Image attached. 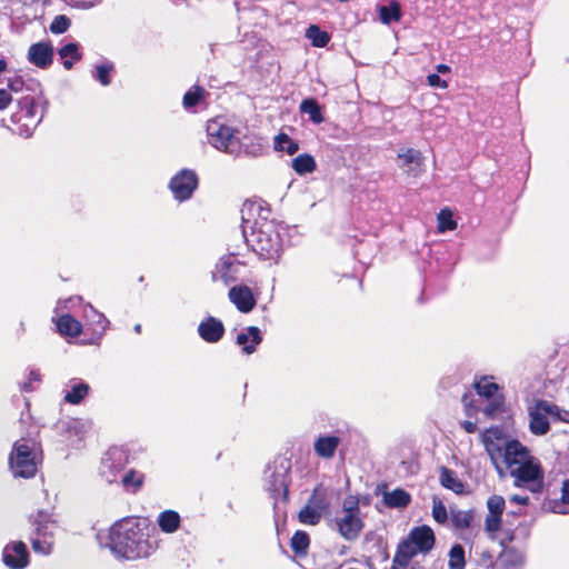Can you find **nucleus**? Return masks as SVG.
<instances>
[{"label":"nucleus","mask_w":569,"mask_h":569,"mask_svg":"<svg viewBox=\"0 0 569 569\" xmlns=\"http://www.w3.org/2000/svg\"><path fill=\"white\" fill-rule=\"evenodd\" d=\"M529 430L535 436H545L550 430L548 417L559 416V407L547 400H536L528 408Z\"/></svg>","instance_id":"8"},{"label":"nucleus","mask_w":569,"mask_h":569,"mask_svg":"<svg viewBox=\"0 0 569 569\" xmlns=\"http://www.w3.org/2000/svg\"><path fill=\"white\" fill-rule=\"evenodd\" d=\"M54 57V49L50 41L32 43L28 49V61L39 69H48Z\"/></svg>","instance_id":"12"},{"label":"nucleus","mask_w":569,"mask_h":569,"mask_svg":"<svg viewBox=\"0 0 569 569\" xmlns=\"http://www.w3.org/2000/svg\"><path fill=\"white\" fill-rule=\"evenodd\" d=\"M58 54L62 60L66 70H71L74 62L82 59V53L79 51L78 44L70 42L64 44L58 50Z\"/></svg>","instance_id":"27"},{"label":"nucleus","mask_w":569,"mask_h":569,"mask_svg":"<svg viewBox=\"0 0 569 569\" xmlns=\"http://www.w3.org/2000/svg\"><path fill=\"white\" fill-rule=\"evenodd\" d=\"M3 563L10 569H23L29 563L27 546L22 541L7 545L2 552Z\"/></svg>","instance_id":"13"},{"label":"nucleus","mask_w":569,"mask_h":569,"mask_svg":"<svg viewBox=\"0 0 569 569\" xmlns=\"http://www.w3.org/2000/svg\"><path fill=\"white\" fill-rule=\"evenodd\" d=\"M439 472V480L442 487L458 495L465 492V483L458 478L457 473L453 470L442 466L440 467Z\"/></svg>","instance_id":"24"},{"label":"nucleus","mask_w":569,"mask_h":569,"mask_svg":"<svg viewBox=\"0 0 569 569\" xmlns=\"http://www.w3.org/2000/svg\"><path fill=\"white\" fill-rule=\"evenodd\" d=\"M17 111L10 117L11 130L19 136L29 137L41 121L33 94H24L17 100Z\"/></svg>","instance_id":"5"},{"label":"nucleus","mask_w":569,"mask_h":569,"mask_svg":"<svg viewBox=\"0 0 569 569\" xmlns=\"http://www.w3.org/2000/svg\"><path fill=\"white\" fill-rule=\"evenodd\" d=\"M402 17L400 3L396 0H391L388 6H381L379 8V18L382 23L390 24L391 22L400 21Z\"/></svg>","instance_id":"30"},{"label":"nucleus","mask_w":569,"mask_h":569,"mask_svg":"<svg viewBox=\"0 0 569 569\" xmlns=\"http://www.w3.org/2000/svg\"><path fill=\"white\" fill-rule=\"evenodd\" d=\"M335 525L337 531L345 540L352 541L360 536L365 522L361 518L359 498L357 496L349 495L343 499L341 512L337 513Z\"/></svg>","instance_id":"4"},{"label":"nucleus","mask_w":569,"mask_h":569,"mask_svg":"<svg viewBox=\"0 0 569 569\" xmlns=\"http://www.w3.org/2000/svg\"><path fill=\"white\" fill-rule=\"evenodd\" d=\"M500 456L517 487L533 493L541 492L545 485V471L541 462L530 449L520 442L500 433Z\"/></svg>","instance_id":"1"},{"label":"nucleus","mask_w":569,"mask_h":569,"mask_svg":"<svg viewBox=\"0 0 569 569\" xmlns=\"http://www.w3.org/2000/svg\"><path fill=\"white\" fill-rule=\"evenodd\" d=\"M113 550L126 559H139L151 556L158 542L149 535V527L138 518L127 517L117 521L110 532Z\"/></svg>","instance_id":"2"},{"label":"nucleus","mask_w":569,"mask_h":569,"mask_svg":"<svg viewBox=\"0 0 569 569\" xmlns=\"http://www.w3.org/2000/svg\"><path fill=\"white\" fill-rule=\"evenodd\" d=\"M340 445V438L337 436H321L315 443L313 449L318 457L330 459L335 456Z\"/></svg>","instance_id":"20"},{"label":"nucleus","mask_w":569,"mask_h":569,"mask_svg":"<svg viewBox=\"0 0 569 569\" xmlns=\"http://www.w3.org/2000/svg\"><path fill=\"white\" fill-rule=\"evenodd\" d=\"M36 537L31 539V546L34 552L49 555L53 546V532L52 528L54 523L49 520L34 521Z\"/></svg>","instance_id":"11"},{"label":"nucleus","mask_w":569,"mask_h":569,"mask_svg":"<svg viewBox=\"0 0 569 569\" xmlns=\"http://www.w3.org/2000/svg\"><path fill=\"white\" fill-rule=\"evenodd\" d=\"M401 562H397V559L396 557L393 556V559H392V565H391V568L390 569H407L408 566H409V562L407 561H402L400 560Z\"/></svg>","instance_id":"56"},{"label":"nucleus","mask_w":569,"mask_h":569,"mask_svg":"<svg viewBox=\"0 0 569 569\" xmlns=\"http://www.w3.org/2000/svg\"><path fill=\"white\" fill-rule=\"evenodd\" d=\"M244 211L257 212L263 219L262 222L254 221L251 238L248 240L252 250L264 260L278 258L282 248L281 237L273 221H269L267 217L262 216V212L266 211L262 201L247 200L243 203L242 212Z\"/></svg>","instance_id":"3"},{"label":"nucleus","mask_w":569,"mask_h":569,"mask_svg":"<svg viewBox=\"0 0 569 569\" xmlns=\"http://www.w3.org/2000/svg\"><path fill=\"white\" fill-rule=\"evenodd\" d=\"M146 475L133 468L126 470L120 477L122 489L130 495L138 493L144 486Z\"/></svg>","instance_id":"19"},{"label":"nucleus","mask_w":569,"mask_h":569,"mask_svg":"<svg viewBox=\"0 0 569 569\" xmlns=\"http://www.w3.org/2000/svg\"><path fill=\"white\" fill-rule=\"evenodd\" d=\"M419 551L413 547V545L409 541L408 538L402 539L396 549L395 557L397 562L407 561L410 563L413 557H416Z\"/></svg>","instance_id":"36"},{"label":"nucleus","mask_w":569,"mask_h":569,"mask_svg":"<svg viewBox=\"0 0 569 569\" xmlns=\"http://www.w3.org/2000/svg\"><path fill=\"white\" fill-rule=\"evenodd\" d=\"M208 142L218 150L233 152L239 146L234 130L219 121L212 120L207 126Z\"/></svg>","instance_id":"9"},{"label":"nucleus","mask_w":569,"mask_h":569,"mask_svg":"<svg viewBox=\"0 0 569 569\" xmlns=\"http://www.w3.org/2000/svg\"><path fill=\"white\" fill-rule=\"evenodd\" d=\"M398 158L402 161V167H409L411 163L421 164V153L412 148L407 149L403 153H399Z\"/></svg>","instance_id":"44"},{"label":"nucleus","mask_w":569,"mask_h":569,"mask_svg":"<svg viewBox=\"0 0 569 569\" xmlns=\"http://www.w3.org/2000/svg\"><path fill=\"white\" fill-rule=\"evenodd\" d=\"M89 386L87 383H78L74 385L70 391H68L64 396V400L71 405L80 403L89 392Z\"/></svg>","instance_id":"40"},{"label":"nucleus","mask_w":569,"mask_h":569,"mask_svg":"<svg viewBox=\"0 0 569 569\" xmlns=\"http://www.w3.org/2000/svg\"><path fill=\"white\" fill-rule=\"evenodd\" d=\"M57 330L61 336L76 338L82 331V325L70 313H64L56 320Z\"/></svg>","instance_id":"21"},{"label":"nucleus","mask_w":569,"mask_h":569,"mask_svg":"<svg viewBox=\"0 0 569 569\" xmlns=\"http://www.w3.org/2000/svg\"><path fill=\"white\" fill-rule=\"evenodd\" d=\"M274 149L292 156L299 150V143L287 133L281 132L274 138Z\"/></svg>","instance_id":"37"},{"label":"nucleus","mask_w":569,"mask_h":569,"mask_svg":"<svg viewBox=\"0 0 569 569\" xmlns=\"http://www.w3.org/2000/svg\"><path fill=\"white\" fill-rule=\"evenodd\" d=\"M550 508L555 513H569V479L565 481L562 486V501L553 502V505Z\"/></svg>","instance_id":"41"},{"label":"nucleus","mask_w":569,"mask_h":569,"mask_svg":"<svg viewBox=\"0 0 569 569\" xmlns=\"http://www.w3.org/2000/svg\"><path fill=\"white\" fill-rule=\"evenodd\" d=\"M503 505H505V501L500 498V507H499L500 512L502 511V506Z\"/></svg>","instance_id":"62"},{"label":"nucleus","mask_w":569,"mask_h":569,"mask_svg":"<svg viewBox=\"0 0 569 569\" xmlns=\"http://www.w3.org/2000/svg\"><path fill=\"white\" fill-rule=\"evenodd\" d=\"M428 84L436 88L446 89L448 88V82L442 80L438 73H430L427 77Z\"/></svg>","instance_id":"49"},{"label":"nucleus","mask_w":569,"mask_h":569,"mask_svg":"<svg viewBox=\"0 0 569 569\" xmlns=\"http://www.w3.org/2000/svg\"><path fill=\"white\" fill-rule=\"evenodd\" d=\"M522 566L523 556L519 550L506 547L500 552V569H521Z\"/></svg>","instance_id":"26"},{"label":"nucleus","mask_w":569,"mask_h":569,"mask_svg":"<svg viewBox=\"0 0 569 569\" xmlns=\"http://www.w3.org/2000/svg\"><path fill=\"white\" fill-rule=\"evenodd\" d=\"M388 508H406L411 502V495L402 488L386 491L382 498Z\"/></svg>","instance_id":"23"},{"label":"nucleus","mask_w":569,"mask_h":569,"mask_svg":"<svg viewBox=\"0 0 569 569\" xmlns=\"http://www.w3.org/2000/svg\"><path fill=\"white\" fill-rule=\"evenodd\" d=\"M291 168L299 176L312 173L317 169L315 158L309 153H301L292 159Z\"/></svg>","instance_id":"29"},{"label":"nucleus","mask_w":569,"mask_h":569,"mask_svg":"<svg viewBox=\"0 0 569 569\" xmlns=\"http://www.w3.org/2000/svg\"><path fill=\"white\" fill-rule=\"evenodd\" d=\"M8 68V62L6 59H0V72L6 71Z\"/></svg>","instance_id":"59"},{"label":"nucleus","mask_w":569,"mask_h":569,"mask_svg":"<svg viewBox=\"0 0 569 569\" xmlns=\"http://www.w3.org/2000/svg\"><path fill=\"white\" fill-rule=\"evenodd\" d=\"M229 300L242 313L252 311L257 305L252 290L247 284H238L230 288Z\"/></svg>","instance_id":"16"},{"label":"nucleus","mask_w":569,"mask_h":569,"mask_svg":"<svg viewBox=\"0 0 569 569\" xmlns=\"http://www.w3.org/2000/svg\"><path fill=\"white\" fill-rule=\"evenodd\" d=\"M301 113L309 116V120L316 124H320L325 121L322 110L318 101L313 98L303 99L299 106Z\"/></svg>","instance_id":"28"},{"label":"nucleus","mask_w":569,"mask_h":569,"mask_svg":"<svg viewBox=\"0 0 569 569\" xmlns=\"http://www.w3.org/2000/svg\"><path fill=\"white\" fill-rule=\"evenodd\" d=\"M488 509L489 513L486 518V530L492 538H495L496 532L498 531V498L496 496L488 499Z\"/></svg>","instance_id":"32"},{"label":"nucleus","mask_w":569,"mask_h":569,"mask_svg":"<svg viewBox=\"0 0 569 569\" xmlns=\"http://www.w3.org/2000/svg\"><path fill=\"white\" fill-rule=\"evenodd\" d=\"M197 331L204 342L217 343L223 338L226 327L220 319L208 316L199 322Z\"/></svg>","instance_id":"14"},{"label":"nucleus","mask_w":569,"mask_h":569,"mask_svg":"<svg viewBox=\"0 0 569 569\" xmlns=\"http://www.w3.org/2000/svg\"><path fill=\"white\" fill-rule=\"evenodd\" d=\"M208 92L201 86H193L191 90L187 91L182 99V104L186 109H191L198 106L202 100H204Z\"/></svg>","instance_id":"35"},{"label":"nucleus","mask_w":569,"mask_h":569,"mask_svg":"<svg viewBox=\"0 0 569 569\" xmlns=\"http://www.w3.org/2000/svg\"><path fill=\"white\" fill-rule=\"evenodd\" d=\"M407 538L419 553L423 555L428 553L435 547L436 542L432 529L426 525L412 528Z\"/></svg>","instance_id":"17"},{"label":"nucleus","mask_w":569,"mask_h":569,"mask_svg":"<svg viewBox=\"0 0 569 569\" xmlns=\"http://www.w3.org/2000/svg\"><path fill=\"white\" fill-rule=\"evenodd\" d=\"M327 507L323 497H318L317 490L315 489L309 498L308 505H306L298 513V519L303 525L316 526L321 520V512Z\"/></svg>","instance_id":"15"},{"label":"nucleus","mask_w":569,"mask_h":569,"mask_svg":"<svg viewBox=\"0 0 569 569\" xmlns=\"http://www.w3.org/2000/svg\"><path fill=\"white\" fill-rule=\"evenodd\" d=\"M91 311L94 317V327L92 328V331L101 336L107 330L109 320L102 313H99L96 310Z\"/></svg>","instance_id":"48"},{"label":"nucleus","mask_w":569,"mask_h":569,"mask_svg":"<svg viewBox=\"0 0 569 569\" xmlns=\"http://www.w3.org/2000/svg\"><path fill=\"white\" fill-rule=\"evenodd\" d=\"M432 517L438 523H446L448 520L447 509L440 500H433Z\"/></svg>","instance_id":"46"},{"label":"nucleus","mask_w":569,"mask_h":569,"mask_svg":"<svg viewBox=\"0 0 569 569\" xmlns=\"http://www.w3.org/2000/svg\"><path fill=\"white\" fill-rule=\"evenodd\" d=\"M510 501L511 502H516V503H518L520 506H525L528 502V497L527 496H520V495H513L510 498Z\"/></svg>","instance_id":"55"},{"label":"nucleus","mask_w":569,"mask_h":569,"mask_svg":"<svg viewBox=\"0 0 569 569\" xmlns=\"http://www.w3.org/2000/svg\"><path fill=\"white\" fill-rule=\"evenodd\" d=\"M262 342V335L258 327L250 326L246 332L238 333L236 343L241 346L242 351L247 355L256 352L257 347Z\"/></svg>","instance_id":"18"},{"label":"nucleus","mask_w":569,"mask_h":569,"mask_svg":"<svg viewBox=\"0 0 569 569\" xmlns=\"http://www.w3.org/2000/svg\"><path fill=\"white\" fill-rule=\"evenodd\" d=\"M483 413L488 417V418H495L496 417V412L498 411V402L497 401H491L488 406H486L483 408Z\"/></svg>","instance_id":"52"},{"label":"nucleus","mask_w":569,"mask_h":569,"mask_svg":"<svg viewBox=\"0 0 569 569\" xmlns=\"http://www.w3.org/2000/svg\"><path fill=\"white\" fill-rule=\"evenodd\" d=\"M475 515L472 510H455L451 509L450 520L456 529H468L471 527Z\"/></svg>","instance_id":"33"},{"label":"nucleus","mask_w":569,"mask_h":569,"mask_svg":"<svg viewBox=\"0 0 569 569\" xmlns=\"http://www.w3.org/2000/svg\"><path fill=\"white\" fill-rule=\"evenodd\" d=\"M310 546V537L303 530H297L290 540V547L293 552L300 557H305L308 553Z\"/></svg>","instance_id":"31"},{"label":"nucleus","mask_w":569,"mask_h":569,"mask_svg":"<svg viewBox=\"0 0 569 569\" xmlns=\"http://www.w3.org/2000/svg\"><path fill=\"white\" fill-rule=\"evenodd\" d=\"M198 177L194 171L183 169L171 178L169 188L174 199L184 201L191 198L198 187Z\"/></svg>","instance_id":"10"},{"label":"nucleus","mask_w":569,"mask_h":569,"mask_svg":"<svg viewBox=\"0 0 569 569\" xmlns=\"http://www.w3.org/2000/svg\"><path fill=\"white\" fill-rule=\"evenodd\" d=\"M481 440L493 467L498 470V427H490L481 435Z\"/></svg>","instance_id":"22"},{"label":"nucleus","mask_w":569,"mask_h":569,"mask_svg":"<svg viewBox=\"0 0 569 569\" xmlns=\"http://www.w3.org/2000/svg\"><path fill=\"white\" fill-rule=\"evenodd\" d=\"M29 380L30 381H40V373L37 371H30L29 373Z\"/></svg>","instance_id":"58"},{"label":"nucleus","mask_w":569,"mask_h":569,"mask_svg":"<svg viewBox=\"0 0 569 569\" xmlns=\"http://www.w3.org/2000/svg\"><path fill=\"white\" fill-rule=\"evenodd\" d=\"M134 330H136V332L140 333L141 332V325H136Z\"/></svg>","instance_id":"61"},{"label":"nucleus","mask_w":569,"mask_h":569,"mask_svg":"<svg viewBox=\"0 0 569 569\" xmlns=\"http://www.w3.org/2000/svg\"><path fill=\"white\" fill-rule=\"evenodd\" d=\"M71 26L70 19L64 14L56 16L50 23V31L54 34L64 33Z\"/></svg>","instance_id":"43"},{"label":"nucleus","mask_w":569,"mask_h":569,"mask_svg":"<svg viewBox=\"0 0 569 569\" xmlns=\"http://www.w3.org/2000/svg\"><path fill=\"white\" fill-rule=\"evenodd\" d=\"M24 81L20 76L8 79V88L12 92H20L23 90Z\"/></svg>","instance_id":"50"},{"label":"nucleus","mask_w":569,"mask_h":569,"mask_svg":"<svg viewBox=\"0 0 569 569\" xmlns=\"http://www.w3.org/2000/svg\"><path fill=\"white\" fill-rule=\"evenodd\" d=\"M436 69H437V71H438V72H440V73H448V72H450V67H449V66H447V64H442V63L438 64V66L436 67Z\"/></svg>","instance_id":"57"},{"label":"nucleus","mask_w":569,"mask_h":569,"mask_svg":"<svg viewBox=\"0 0 569 569\" xmlns=\"http://www.w3.org/2000/svg\"><path fill=\"white\" fill-rule=\"evenodd\" d=\"M461 427L468 432L473 433L477 430V425L472 421L465 420L461 422Z\"/></svg>","instance_id":"54"},{"label":"nucleus","mask_w":569,"mask_h":569,"mask_svg":"<svg viewBox=\"0 0 569 569\" xmlns=\"http://www.w3.org/2000/svg\"><path fill=\"white\" fill-rule=\"evenodd\" d=\"M232 268H233V262H231V261H223L220 266V269H219L220 279L224 284H229L237 280L234 272H232Z\"/></svg>","instance_id":"45"},{"label":"nucleus","mask_w":569,"mask_h":569,"mask_svg":"<svg viewBox=\"0 0 569 569\" xmlns=\"http://www.w3.org/2000/svg\"><path fill=\"white\" fill-rule=\"evenodd\" d=\"M23 390H24V391H31V381H30V380H29V382H28V383H24V385H23Z\"/></svg>","instance_id":"60"},{"label":"nucleus","mask_w":569,"mask_h":569,"mask_svg":"<svg viewBox=\"0 0 569 569\" xmlns=\"http://www.w3.org/2000/svg\"><path fill=\"white\" fill-rule=\"evenodd\" d=\"M121 470H122V467L114 466L113 463H109L108 461H106L103 463V470H102L101 475L106 479V481L111 485V483H116V482L120 481Z\"/></svg>","instance_id":"42"},{"label":"nucleus","mask_w":569,"mask_h":569,"mask_svg":"<svg viewBox=\"0 0 569 569\" xmlns=\"http://www.w3.org/2000/svg\"><path fill=\"white\" fill-rule=\"evenodd\" d=\"M449 569H465L466 567V557L465 549L461 545L456 543L451 547L449 551Z\"/></svg>","instance_id":"39"},{"label":"nucleus","mask_w":569,"mask_h":569,"mask_svg":"<svg viewBox=\"0 0 569 569\" xmlns=\"http://www.w3.org/2000/svg\"><path fill=\"white\" fill-rule=\"evenodd\" d=\"M158 526L164 533H173L180 528L181 518L174 510H164L158 516Z\"/></svg>","instance_id":"25"},{"label":"nucleus","mask_w":569,"mask_h":569,"mask_svg":"<svg viewBox=\"0 0 569 569\" xmlns=\"http://www.w3.org/2000/svg\"><path fill=\"white\" fill-rule=\"evenodd\" d=\"M437 221L439 232L453 231L457 229V221L453 219V213L447 207L439 211Z\"/></svg>","instance_id":"38"},{"label":"nucleus","mask_w":569,"mask_h":569,"mask_svg":"<svg viewBox=\"0 0 569 569\" xmlns=\"http://www.w3.org/2000/svg\"><path fill=\"white\" fill-rule=\"evenodd\" d=\"M113 70L112 64H100L97 67V76L96 79L102 86H109L111 82L110 73Z\"/></svg>","instance_id":"47"},{"label":"nucleus","mask_w":569,"mask_h":569,"mask_svg":"<svg viewBox=\"0 0 569 569\" xmlns=\"http://www.w3.org/2000/svg\"><path fill=\"white\" fill-rule=\"evenodd\" d=\"M11 101V94L6 89H0V111L4 110Z\"/></svg>","instance_id":"51"},{"label":"nucleus","mask_w":569,"mask_h":569,"mask_svg":"<svg viewBox=\"0 0 569 569\" xmlns=\"http://www.w3.org/2000/svg\"><path fill=\"white\" fill-rule=\"evenodd\" d=\"M306 37L311 41L313 47L323 48L330 42V34L321 30L318 26L311 24L306 30Z\"/></svg>","instance_id":"34"},{"label":"nucleus","mask_w":569,"mask_h":569,"mask_svg":"<svg viewBox=\"0 0 569 569\" xmlns=\"http://www.w3.org/2000/svg\"><path fill=\"white\" fill-rule=\"evenodd\" d=\"M493 377H481L478 381H475L473 389L468 390L462 395V403L465 412L468 417L475 416L480 410V405L483 400H488L496 395L498 391V383L493 382Z\"/></svg>","instance_id":"7"},{"label":"nucleus","mask_w":569,"mask_h":569,"mask_svg":"<svg viewBox=\"0 0 569 569\" xmlns=\"http://www.w3.org/2000/svg\"><path fill=\"white\" fill-rule=\"evenodd\" d=\"M552 420L569 423V411L562 410L559 407V416H552Z\"/></svg>","instance_id":"53"},{"label":"nucleus","mask_w":569,"mask_h":569,"mask_svg":"<svg viewBox=\"0 0 569 569\" xmlns=\"http://www.w3.org/2000/svg\"><path fill=\"white\" fill-rule=\"evenodd\" d=\"M9 467L16 478L30 479L36 476L38 471L36 455L28 440L22 438L13 443L9 455Z\"/></svg>","instance_id":"6"}]
</instances>
